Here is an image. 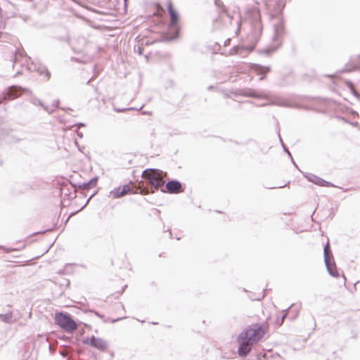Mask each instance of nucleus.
I'll return each instance as SVG.
<instances>
[{
	"label": "nucleus",
	"instance_id": "nucleus-3",
	"mask_svg": "<svg viewBox=\"0 0 360 360\" xmlns=\"http://www.w3.org/2000/svg\"><path fill=\"white\" fill-rule=\"evenodd\" d=\"M142 177L147 179L149 184L154 187L155 190H158L165 183L162 172L158 169H147L143 171Z\"/></svg>",
	"mask_w": 360,
	"mask_h": 360
},
{
	"label": "nucleus",
	"instance_id": "nucleus-5",
	"mask_svg": "<svg viewBox=\"0 0 360 360\" xmlns=\"http://www.w3.org/2000/svg\"><path fill=\"white\" fill-rule=\"evenodd\" d=\"M133 183L130 182L129 184L120 186L115 188L110 192V195L113 198H120L129 193H136V191H133Z\"/></svg>",
	"mask_w": 360,
	"mask_h": 360
},
{
	"label": "nucleus",
	"instance_id": "nucleus-14",
	"mask_svg": "<svg viewBox=\"0 0 360 360\" xmlns=\"http://www.w3.org/2000/svg\"><path fill=\"white\" fill-rule=\"evenodd\" d=\"M329 251H330V245L329 243L328 242L327 244L324 247V259L325 261L330 260V256H329Z\"/></svg>",
	"mask_w": 360,
	"mask_h": 360
},
{
	"label": "nucleus",
	"instance_id": "nucleus-10",
	"mask_svg": "<svg viewBox=\"0 0 360 360\" xmlns=\"http://www.w3.org/2000/svg\"><path fill=\"white\" fill-rule=\"evenodd\" d=\"M253 70L258 75H262L261 79L264 78L265 75L270 71L269 68L263 67L260 65H255L253 66Z\"/></svg>",
	"mask_w": 360,
	"mask_h": 360
},
{
	"label": "nucleus",
	"instance_id": "nucleus-9",
	"mask_svg": "<svg viewBox=\"0 0 360 360\" xmlns=\"http://www.w3.org/2000/svg\"><path fill=\"white\" fill-rule=\"evenodd\" d=\"M309 181L313 182L314 184L320 186H325V187H333L334 186L333 184H331L329 181H327L323 179H321L317 176H313L309 179Z\"/></svg>",
	"mask_w": 360,
	"mask_h": 360
},
{
	"label": "nucleus",
	"instance_id": "nucleus-11",
	"mask_svg": "<svg viewBox=\"0 0 360 360\" xmlns=\"http://www.w3.org/2000/svg\"><path fill=\"white\" fill-rule=\"evenodd\" d=\"M325 262H326V266H327L329 274L334 277H336V278L338 277L339 276L338 271L337 270L335 265L333 264L330 262V259L325 261Z\"/></svg>",
	"mask_w": 360,
	"mask_h": 360
},
{
	"label": "nucleus",
	"instance_id": "nucleus-15",
	"mask_svg": "<svg viewBox=\"0 0 360 360\" xmlns=\"http://www.w3.org/2000/svg\"><path fill=\"white\" fill-rule=\"evenodd\" d=\"M264 297V294L263 292H262V293L260 294L259 296H258L257 297H251L252 300H260L261 298H263Z\"/></svg>",
	"mask_w": 360,
	"mask_h": 360
},
{
	"label": "nucleus",
	"instance_id": "nucleus-4",
	"mask_svg": "<svg viewBox=\"0 0 360 360\" xmlns=\"http://www.w3.org/2000/svg\"><path fill=\"white\" fill-rule=\"evenodd\" d=\"M54 319L56 324L67 332L72 333L77 328L75 321L67 314L56 313Z\"/></svg>",
	"mask_w": 360,
	"mask_h": 360
},
{
	"label": "nucleus",
	"instance_id": "nucleus-19",
	"mask_svg": "<svg viewBox=\"0 0 360 360\" xmlns=\"http://www.w3.org/2000/svg\"><path fill=\"white\" fill-rule=\"evenodd\" d=\"M47 76H48V78H49L50 75L49 73H47Z\"/></svg>",
	"mask_w": 360,
	"mask_h": 360
},
{
	"label": "nucleus",
	"instance_id": "nucleus-13",
	"mask_svg": "<svg viewBox=\"0 0 360 360\" xmlns=\"http://www.w3.org/2000/svg\"><path fill=\"white\" fill-rule=\"evenodd\" d=\"M155 11L154 12V15L158 17H162L165 13L164 9L160 7L158 4L155 5Z\"/></svg>",
	"mask_w": 360,
	"mask_h": 360
},
{
	"label": "nucleus",
	"instance_id": "nucleus-17",
	"mask_svg": "<svg viewBox=\"0 0 360 360\" xmlns=\"http://www.w3.org/2000/svg\"><path fill=\"white\" fill-rule=\"evenodd\" d=\"M141 193H142V194H146V192H143V190H141Z\"/></svg>",
	"mask_w": 360,
	"mask_h": 360
},
{
	"label": "nucleus",
	"instance_id": "nucleus-7",
	"mask_svg": "<svg viewBox=\"0 0 360 360\" xmlns=\"http://www.w3.org/2000/svg\"><path fill=\"white\" fill-rule=\"evenodd\" d=\"M166 188L170 193H179L184 191L181 184L178 181H170L167 183Z\"/></svg>",
	"mask_w": 360,
	"mask_h": 360
},
{
	"label": "nucleus",
	"instance_id": "nucleus-16",
	"mask_svg": "<svg viewBox=\"0 0 360 360\" xmlns=\"http://www.w3.org/2000/svg\"><path fill=\"white\" fill-rule=\"evenodd\" d=\"M97 182V179H92L89 184L90 186H95Z\"/></svg>",
	"mask_w": 360,
	"mask_h": 360
},
{
	"label": "nucleus",
	"instance_id": "nucleus-1",
	"mask_svg": "<svg viewBox=\"0 0 360 360\" xmlns=\"http://www.w3.org/2000/svg\"><path fill=\"white\" fill-rule=\"evenodd\" d=\"M268 330L269 325L266 322L253 323L243 330L238 337L239 356H246L250 352L252 346L260 341Z\"/></svg>",
	"mask_w": 360,
	"mask_h": 360
},
{
	"label": "nucleus",
	"instance_id": "nucleus-2",
	"mask_svg": "<svg viewBox=\"0 0 360 360\" xmlns=\"http://www.w3.org/2000/svg\"><path fill=\"white\" fill-rule=\"evenodd\" d=\"M167 8L169 15V22L168 24L169 30L172 34L174 37H177L181 29L180 15L171 1L167 2Z\"/></svg>",
	"mask_w": 360,
	"mask_h": 360
},
{
	"label": "nucleus",
	"instance_id": "nucleus-18",
	"mask_svg": "<svg viewBox=\"0 0 360 360\" xmlns=\"http://www.w3.org/2000/svg\"><path fill=\"white\" fill-rule=\"evenodd\" d=\"M286 186V184H285V185H283V186H281L280 187H281V188H283V187H284V186Z\"/></svg>",
	"mask_w": 360,
	"mask_h": 360
},
{
	"label": "nucleus",
	"instance_id": "nucleus-12",
	"mask_svg": "<svg viewBox=\"0 0 360 360\" xmlns=\"http://www.w3.org/2000/svg\"><path fill=\"white\" fill-rule=\"evenodd\" d=\"M19 94H20L19 90L13 87L8 91V99H14V98H17L19 96Z\"/></svg>",
	"mask_w": 360,
	"mask_h": 360
},
{
	"label": "nucleus",
	"instance_id": "nucleus-6",
	"mask_svg": "<svg viewBox=\"0 0 360 360\" xmlns=\"http://www.w3.org/2000/svg\"><path fill=\"white\" fill-rule=\"evenodd\" d=\"M83 343L101 351L107 349V343L105 341L100 338H96L95 336L86 338L83 340Z\"/></svg>",
	"mask_w": 360,
	"mask_h": 360
},
{
	"label": "nucleus",
	"instance_id": "nucleus-8",
	"mask_svg": "<svg viewBox=\"0 0 360 360\" xmlns=\"http://www.w3.org/2000/svg\"><path fill=\"white\" fill-rule=\"evenodd\" d=\"M127 287L123 282H116L112 283L110 287V293L112 295L119 296L123 293Z\"/></svg>",
	"mask_w": 360,
	"mask_h": 360
}]
</instances>
